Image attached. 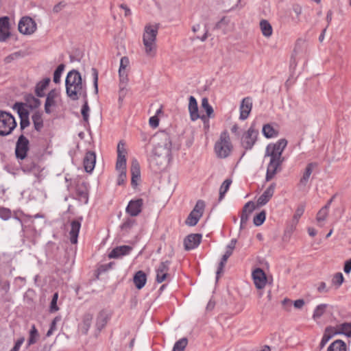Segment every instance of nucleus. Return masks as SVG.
<instances>
[{
    "label": "nucleus",
    "mask_w": 351,
    "mask_h": 351,
    "mask_svg": "<svg viewBox=\"0 0 351 351\" xmlns=\"http://www.w3.org/2000/svg\"><path fill=\"white\" fill-rule=\"evenodd\" d=\"M232 150V145L227 131L221 133L219 138L216 141L214 151L219 158H226L230 154Z\"/></svg>",
    "instance_id": "obj_5"
},
{
    "label": "nucleus",
    "mask_w": 351,
    "mask_h": 351,
    "mask_svg": "<svg viewBox=\"0 0 351 351\" xmlns=\"http://www.w3.org/2000/svg\"><path fill=\"white\" fill-rule=\"evenodd\" d=\"M58 97V93L56 90L53 89L49 92L47 95L45 104V112L47 114L51 112V108L56 106V98Z\"/></svg>",
    "instance_id": "obj_17"
},
{
    "label": "nucleus",
    "mask_w": 351,
    "mask_h": 351,
    "mask_svg": "<svg viewBox=\"0 0 351 351\" xmlns=\"http://www.w3.org/2000/svg\"><path fill=\"white\" fill-rule=\"evenodd\" d=\"M266 218V212L265 210H262L259 213H258L256 216H254L253 222L256 226H259L263 223Z\"/></svg>",
    "instance_id": "obj_44"
},
{
    "label": "nucleus",
    "mask_w": 351,
    "mask_h": 351,
    "mask_svg": "<svg viewBox=\"0 0 351 351\" xmlns=\"http://www.w3.org/2000/svg\"><path fill=\"white\" fill-rule=\"evenodd\" d=\"M256 208L254 203L252 201L247 202L243 208V212L241 216V228L247 223L249 219V215Z\"/></svg>",
    "instance_id": "obj_21"
},
{
    "label": "nucleus",
    "mask_w": 351,
    "mask_h": 351,
    "mask_svg": "<svg viewBox=\"0 0 351 351\" xmlns=\"http://www.w3.org/2000/svg\"><path fill=\"white\" fill-rule=\"evenodd\" d=\"M158 28V24H147L145 27L143 35V43L145 47V52L148 56L153 57L156 53V40Z\"/></svg>",
    "instance_id": "obj_4"
},
{
    "label": "nucleus",
    "mask_w": 351,
    "mask_h": 351,
    "mask_svg": "<svg viewBox=\"0 0 351 351\" xmlns=\"http://www.w3.org/2000/svg\"><path fill=\"white\" fill-rule=\"evenodd\" d=\"M232 252H230V251H229V250H228L226 249V252L223 254V256H222L221 261L219 263L217 271L216 272V275H217L216 280H217V281L218 280V279L219 278L220 274L223 272V267H224V266H225V265L226 263V261H227L228 258L232 255Z\"/></svg>",
    "instance_id": "obj_36"
},
{
    "label": "nucleus",
    "mask_w": 351,
    "mask_h": 351,
    "mask_svg": "<svg viewBox=\"0 0 351 351\" xmlns=\"http://www.w3.org/2000/svg\"><path fill=\"white\" fill-rule=\"evenodd\" d=\"M111 313L107 310L100 311L96 318L95 326L99 331H101L110 320Z\"/></svg>",
    "instance_id": "obj_16"
},
{
    "label": "nucleus",
    "mask_w": 351,
    "mask_h": 351,
    "mask_svg": "<svg viewBox=\"0 0 351 351\" xmlns=\"http://www.w3.org/2000/svg\"><path fill=\"white\" fill-rule=\"evenodd\" d=\"M11 216L12 212L9 208L0 206V218L3 220H8Z\"/></svg>",
    "instance_id": "obj_51"
},
{
    "label": "nucleus",
    "mask_w": 351,
    "mask_h": 351,
    "mask_svg": "<svg viewBox=\"0 0 351 351\" xmlns=\"http://www.w3.org/2000/svg\"><path fill=\"white\" fill-rule=\"evenodd\" d=\"M127 83L128 82H123L120 80L119 90V101H123L127 94V92H128V90L126 88Z\"/></svg>",
    "instance_id": "obj_49"
},
{
    "label": "nucleus",
    "mask_w": 351,
    "mask_h": 351,
    "mask_svg": "<svg viewBox=\"0 0 351 351\" xmlns=\"http://www.w3.org/2000/svg\"><path fill=\"white\" fill-rule=\"evenodd\" d=\"M132 250L129 245H121L114 248L108 254L110 258H117L128 254Z\"/></svg>",
    "instance_id": "obj_22"
},
{
    "label": "nucleus",
    "mask_w": 351,
    "mask_h": 351,
    "mask_svg": "<svg viewBox=\"0 0 351 351\" xmlns=\"http://www.w3.org/2000/svg\"><path fill=\"white\" fill-rule=\"evenodd\" d=\"M171 147L172 143L168 134H162L160 142L154 145L150 158V165L154 171H160L173 160Z\"/></svg>",
    "instance_id": "obj_1"
},
{
    "label": "nucleus",
    "mask_w": 351,
    "mask_h": 351,
    "mask_svg": "<svg viewBox=\"0 0 351 351\" xmlns=\"http://www.w3.org/2000/svg\"><path fill=\"white\" fill-rule=\"evenodd\" d=\"M130 171L132 174V177L134 178H140L141 177V170H140V165L136 159H133L131 164Z\"/></svg>",
    "instance_id": "obj_38"
},
{
    "label": "nucleus",
    "mask_w": 351,
    "mask_h": 351,
    "mask_svg": "<svg viewBox=\"0 0 351 351\" xmlns=\"http://www.w3.org/2000/svg\"><path fill=\"white\" fill-rule=\"evenodd\" d=\"M202 107L206 110V114L208 117H213V108L209 104L207 98H203L202 100Z\"/></svg>",
    "instance_id": "obj_45"
},
{
    "label": "nucleus",
    "mask_w": 351,
    "mask_h": 351,
    "mask_svg": "<svg viewBox=\"0 0 351 351\" xmlns=\"http://www.w3.org/2000/svg\"><path fill=\"white\" fill-rule=\"evenodd\" d=\"M29 150V141L23 135H21L16 145L15 154L17 158L23 160L27 156Z\"/></svg>",
    "instance_id": "obj_10"
},
{
    "label": "nucleus",
    "mask_w": 351,
    "mask_h": 351,
    "mask_svg": "<svg viewBox=\"0 0 351 351\" xmlns=\"http://www.w3.org/2000/svg\"><path fill=\"white\" fill-rule=\"evenodd\" d=\"M317 165L315 162H311L307 165V166L305 169V171L304 172V174L300 179V184H302L304 186H305L306 184V183L308 182V181L310 178L311 175L312 173L313 169L315 167H316Z\"/></svg>",
    "instance_id": "obj_30"
},
{
    "label": "nucleus",
    "mask_w": 351,
    "mask_h": 351,
    "mask_svg": "<svg viewBox=\"0 0 351 351\" xmlns=\"http://www.w3.org/2000/svg\"><path fill=\"white\" fill-rule=\"evenodd\" d=\"M304 304H305V302L304 300L299 299L294 302L293 305H294L295 308L300 309L303 307Z\"/></svg>",
    "instance_id": "obj_63"
},
{
    "label": "nucleus",
    "mask_w": 351,
    "mask_h": 351,
    "mask_svg": "<svg viewBox=\"0 0 351 351\" xmlns=\"http://www.w3.org/2000/svg\"><path fill=\"white\" fill-rule=\"evenodd\" d=\"M127 151L125 148V143L120 141L117 145V158L126 160Z\"/></svg>",
    "instance_id": "obj_42"
},
{
    "label": "nucleus",
    "mask_w": 351,
    "mask_h": 351,
    "mask_svg": "<svg viewBox=\"0 0 351 351\" xmlns=\"http://www.w3.org/2000/svg\"><path fill=\"white\" fill-rule=\"evenodd\" d=\"M252 276L256 287L262 289L267 283V277L263 270L256 268L253 271Z\"/></svg>",
    "instance_id": "obj_14"
},
{
    "label": "nucleus",
    "mask_w": 351,
    "mask_h": 351,
    "mask_svg": "<svg viewBox=\"0 0 351 351\" xmlns=\"http://www.w3.org/2000/svg\"><path fill=\"white\" fill-rule=\"evenodd\" d=\"M19 57H20V53L15 52L5 57L4 59V62L6 64H9L14 60L18 58Z\"/></svg>",
    "instance_id": "obj_59"
},
{
    "label": "nucleus",
    "mask_w": 351,
    "mask_h": 351,
    "mask_svg": "<svg viewBox=\"0 0 351 351\" xmlns=\"http://www.w3.org/2000/svg\"><path fill=\"white\" fill-rule=\"evenodd\" d=\"M305 207V203H301L298 206L295 214L293 215V217L291 232H293L295 229V227L299 221L300 218L304 213Z\"/></svg>",
    "instance_id": "obj_27"
},
{
    "label": "nucleus",
    "mask_w": 351,
    "mask_h": 351,
    "mask_svg": "<svg viewBox=\"0 0 351 351\" xmlns=\"http://www.w3.org/2000/svg\"><path fill=\"white\" fill-rule=\"evenodd\" d=\"M275 188L276 184H271L263 192V193L257 199V205L260 206L265 205L272 197L274 193Z\"/></svg>",
    "instance_id": "obj_18"
},
{
    "label": "nucleus",
    "mask_w": 351,
    "mask_h": 351,
    "mask_svg": "<svg viewBox=\"0 0 351 351\" xmlns=\"http://www.w3.org/2000/svg\"><path fill=\"white\" fill-rule=\"evenodd\" d=\"M343 270L346 274H348L351 271V258L345 263Z\"/></svg>",
    "instance_id": "obj_64"
},
{
    "label": "nucleus",
    "mask_w": 351,
    "mask_h": 351,
    "mask_svg": "<svg viewBox=\"0 0 351 351\" xmlns=\"http://www.w3.org/2000/svg\"><path fill=\"white\" fill-rule=\"evenodd\" d=\"M14 109L16 110V111H17L20 118H24V117H29V112L23 106V104H22V103H16L14 105Z\"/></svg>",
    "instance_id": "obj_39"
},
{
    "label": "nucleus",
    "mask_w": 351,
    "mask_h": 351,
    "mask_svg": "<svg viewBox=\"0 0 351 351\" xmlns=\"http://www.w3.org/2000/svg\"><path fill=\"white\" fill-rule=\"evenodd\" d=\"M215 29L220 30L223 34H227L234 30V23L228 16H223L215 25Z\"/></svg>",
    "instance_id": "obj_12"
},
{
    "label": "nucleus",
    "mask_w": 351,
    "mask_h": 351,
    "mask_svg": "<svg viewBox=\"0 0 351 351\" xmlns=\"http://www.w3.org/2000/svg\"><path fill=\"white\" fill-rule=\"evenodd\" d=\"M252 108V100L250 97H247L243 99L240 105V115L239 119L241 120H245Z\"/></svg>",
    "instance_id": "obj_15"
},
{
    "label": "nucleus",
    "mask_w": 351,
    "mask_h": 351,
    "mask_svg": "<svg viewBox=\"0 0 351 351\" xmlns=\"http://www.w3.org/2000/svg\"><path fill=\"white\" fill-rule=\"evenodd\" d=\"M81 223L79 221L73 220L71 222V230L69 231V236L71 243H77Z\"/></svg>",
    "instance_id": "obj_23"
},
{
    "label": "nucleus",
    "mask_w": 351,
    "mask_h": 351,
    "mask_svg": "<svg viewBox=\"0 0 351 351\" xmlns=\"http://www.w3.org/2000/svg\"><path fill=\"white\" fill-rule=\"evenodd\" d=\"M39 338V334L29 333L27 340V347L36 343Z\"/></svg>",
    "instance_id": "obj_57"
},
{
    "label": "nucleus",
    "mask_w": 351,
    "mask_h": 351,
    "mask_svg": "<svg viewBox=\"0 0 351 351\" xmlns=\"http://www.w3.org/2000/svg\"><path fill=\"white\" fill-rule=\"evenodd\" d=\"M10 24L8 16L0 18V42H5L11 36Z\"/></svg>",
    "instance_id": "obj_13"
},
{
    "label": "nucleus",
    "mask_w": 351,
    "mask_h": 351,
    "mask_svg": "<svg viewBox=\"0 0 351 351\" xmlns=\"http://www.w3.org/2000/svg\"><path fill=\"white\" fill-rule=\"evenodd\" d=\"M169 263L168 261L160 263V264L156 269V271L167 273L169 270Z\"/></svg>",
    "instance_id": "obj_56"
},
{
    "label": "nucleus",
    "mask_w": 351,
    "mask_h": 351,
    "mask_svg": "<svg viewBox=\"0 0 351 351\" xmlns=\"http://www.w3.org/2000/svg\"><path fill=\"white\" fill-rule=\"evenodd\" d=\"M26 102L30 108H36L40 105V101L33 95L27 96Z\"/></svg>",
    "instance_id": "obj_43"
},
{
    "label": "nucleus",
    "mask_w": 351,
    "mask_h": 351,
    "mask_svg": "<svg viewBox=\"0 0 351 351\" xmlns=\"http://www.w3.org/2000/svg\"><path fill=\"white\" fill-rule=\"evenodd\" d=\"M93 318V315L90 313H86L82 316V331L84 334H87Z\"/></svg>",
    "instance_id": "obj_29"
},
{
    "label": "nucleus",
    "mask_w": 351,
    "mask_h": 351,
    "mask_svg": "<svg viewBox=\"0 0 351 351\" xmlns=\"http://www.w3.org/2000/svg\"><path fill=\"white\" fill-rule=\"evenodd\" d=\"M327 351H346V346L342 340H336L328 348Z\"/></svg>",
    "instance_id": "obj_37"
},
{
    "label": "nucleus",
    "mask_w": 351,
    "mask_h": 351,
    "mask_svg": "<svg viewBox=\"0 0 351 351\" xmlns=\"http://www.w3.org/2000/svg\"><path fill=\"white\" fill-rule=\"evenodd\" d=\"M49 82L50 78L47 77L37 84L35 91L38 97H42L45 95L44 90L47 87Z\"/></svg>",
    "instance_id": "obj_33"
},
{
    "label": "nucleus",
    "mask_w": 351,
    "mask_h": 351,
    "mask_svg": "<svg viewBox=\"0 0 351 351\" xmlns=\"http://www.w3.org/2000/svg\"><path fill=\"white\" fill-rule=\"evenodd\" d=\"M167 274V273L156 271V281L158 283L162 282L165 280Z\"/></svg>",
    "instance_id": "obj_61"
},
{
    "label": "nucleus",
    "mask_w": 351,
    "mask_h": 351,
    "mask_svg": "<svg viewBox=\"0 0 351 351\" xmlns=\"http://www.w3.org/2000/svg\"><path fill=\"white\" fill-rule=\"evenodd\" d=\"M126 179V171H119V174L117 178V184L121 185L124 183Z\"/></svg>",
    "instance_id": "obj_60"
},
{
    "label": "nucleus",
    "mask_w": 351,
    "mask_h": 351,
    "mask_svg": "<svg viewBox=\"0 0 351 351\" xmlns=\"http://www.w3.org/2000/svg\"><path fill=\"white\" fill-rule=\"evenodd\" d=\"M18 29L20 33L30 35L36 30V23L31 17L24 16L20 20Z\"/></svg>",
    "instance_id": "obj_8"
},
{
    "label": "nucleus",
    "mask_w": 351,
    "mask_h": 351,
    "mask_svg": "<svg viewBox=\"0 0 351 351\" xmlns=\"http://www.w3.org/2000/svg\"><path fill=\"white\" fill-rule=\"evenodd\" d=\"M231 183H232V180L230 179H226L222 183V184L219 189V200L220 201L223 198L226 193L228 191Z\"/></svg>",
    "instance_id": "obj_41"
},
{
    "label": "nucleus",
    "mask_w": 351,
    "mask_h": 351,
    "mask_svg": "<svg viewBox=\"0 0 351 351\" xmlns=\"http://www.w3.org/2000/svg\"><path fill=\"white\" fill-rule=\"evenodd\" d=\"M328 306V304H321L317 305L314 309L312 316L313 319L315 321H317V319L321 318V317L326 313Z\"/></svg>",
    "instance_id": "obj_34"
},
{
    "label": "nucleus",
    "mask_w": 351,
    "mask_h": 351,
    "mask_svg": "<svg viewBox=\"0 0 351 351\" xmlns=\"http://www.w3.org/2000/svg\"><path fill=\"white\" fill-rule=\"evenodd\" d=\"M129 59L126 56H123L121 58L120 60V66L119 69V79L123 82H128V74L126 72V68L129 65Z\"/></svg>",
    "instance_id": "obj_24"
},
{
    "label": "nucleus",
    "mask_w": 351,
    "mask_h": 351,
    "mask_svg": "<svg viewBox=\"0 0 351 351\" xmlns=\"http://www.w3.org/2000/svg\"><path fill=\"white\" fill-rule=\"evenodd\" d=\"M263 134L267 138H271L276 137L278 134V132L276 130L271 124H265L263 127Z\"/></svg>",
    "instance_id": "obj_31"
},
{
    "label": "nucleus",
    "mask_w": 351,
    "mask_h": 351,
    "mask_svg": "<svg viewBox=\"0 0 351 351\" xmlns=\"http://www.w3.org/2000/svg\"><path fill=\"white\" fill-rule=\"evenodd\" d=\"M188 344V339L186 337H183L180 340L177 341V351H183Z\"/></svg>",
    "instance_id": "obj_52"
},
{
    "label": "nucleus",
    "mask_w": 351,
    "mask_h": 351,
    "mask_svg": "<svg viewBox=\"0 0 351 351\" xmlns=\"http://www.w3.org/2000/svg\"><path fill=\"white\" fill-rule=\"evenodd\" d=\"M287 145V141L285 138L278 140L275 143L269 144L265 149V158L269 157V162L267 167L266 181L271 180L278 172V168L282 164L284 158L282 152Z\"/></svg>",
    "instance_id": "obj_2"
},
{
    "label": "nucleus",
    "mask_w": 351,
    "mask_h": 351,
    "mask_svg": "<svg viewBox=\"0 0 351 351\" xmlns=\"http://www.w3.org/2000/svg\"><path fill=\"white\" fill-rule=\"evenodd\" d=\"M328 216V206H323L317 213L316 221H326Z\"/></svg>",
    "instance_id": "obj_40"
},
{
    "label": "nucleus",
    "mask_w": 351,
    "mask_h": 351,
    "mask_svg": "<svg viewBox=\"0 0 351 351\" xmlns=\"http://www.w3.org/2000/svg\"><path fill=\"white\" fill-rule=\"evenodd\" d=\"M142 206L141 199L131 200L126 208V212L131 216H137L141 212Z\"/></svg>",
    "instance_id": "obj_20"
},
{
    "label": "nucleus",
    "mask_w": 351,
    "mask_h": 351,
    "mask_svg": "<svg viewBox=\"0 0 351 351\" xmlns=\"http://www.w3.org/2000/svg\"><path fill=\"white\" fill-rule=\"evenodd\" d=\"M344 278L341 272L336 273L332 279V284L336 287L337 289H338L343 282Z\"/></svg>",
    "instance_id": "obj_47"
},
{
    "label": "nucleus",
    "mask_w": 351,
    "mask_h": 351,
    "mask_svg": "<svg viewBox=\"0 0 351 351\" xmlns=\"http://www.w3.org/2000/svg\"><path fill=\"white\" fill-rule=\"evenodd\" d=\"M149 125L153 128H156L159 125V119L157 115L151 117L149 120Z\"/></svg>",
    "instance_id": "obj_58"
},
{
    "label": "nucleus",
    "mask_w": 351,
    "mask_h": 351,
    "mask_svg": "<svg viewBox=\"0 0 351 351\" xmlns=\"http://www.w3.org/2000/svg\"><path fill=\"white\" fill-rule=\"evenodd\" d=\"M258 134V130H256L252 125L242 136V146L245 149H251L256 141Z\"/></svg>",
    "instance_id": "obj_9"
},
{
    "label": "nucleus",
    "mask_w": 351,
    "mask_h": 351,
    "mask_svg": "<svg viewBox=\"0 0 351 351\" xmlns=\"http://www.w3.org/2000/svg\"><path fill=\"white\" fill-rule=\"evenodd\" d=\"M116 169L119 171H126V160L117 158L116 162Z\"/></svg>",
    "instance_id": "obj_54"
},
{
    "label": "nucleus",
    "mask_w": 351,
    "mask_h": 351,
    "mask_svg": "<svg viewBox=\"0 0 351 351\" xmlns=\"http://www.w3.org/2000/svg\"><path fill=\"white\" fill-rule=\"evenodd\" d=\"M147 275L143 271H138L133 277V282L138 289H141L146 284Z\"/></svg>",
    "instance_id": "obj_25"
},
{
    "label": "nucleus",
    "mask_w": 351,
    "mask_h": 351,
    "mask_svg": "<svg viewBox=\"0 0 351 351\" xmlns=\"http://www.w3.org/2000/svg\"><path fill=\"white\" fill-rule=\"evenodd\" d=\"M84 99V104L82 106V110H81V113H82V115L84 121L85 122L88 123V117H89L88 112L90 110V108H89V106H88V104L87 97L86 99Z\"/></svg>",
    "instance_id": "obj_48"
},
{
    "label": "nucleus",
    "mask_w": 351,
    "mask_h": 351,
    "mask_svg": "<svg viewBox=\"0 0 351 351\" xmlns=\"http://www.w3.org/2000/svg\"><path fill=\"white\" fill-rule=\"evenodd\" d=\"M32 119L34 123V129L36 131H40L41 129L43 128V120L42 117V114L38 112H36L32 115Z\"/></svg>",
    "instance_id": "obj_35"
},
{
    "label": "nucleus",
    "mask_w": 351,
    "mask_h": 351,
    "mask_svg": "<svg viewBox=\"0 0 351 351\" xmlns=\"http://www.w3.org/2000/svg\"><path fill=\"white\" fill-rule=\"evenodd\" d=\"M333 334H341L347 336L348 337H351V323L345 322L337 325L333 332Z\"/></svg>",
    "instance_id": "obj_28"
},
{
    "label": "nucleus",
    "mask_w": 351,
    "mask_h": 351,
    "mask_svg": "<svg viewBox=\"0 0 351 351\" xmlns=\"http://www.w3.org/2000/svg\"><path fill=\"white\" fill-rule=\"evenodd\" d=\"M95 162L96 156L95 152L90 151L86 152L84 158V167L85 171L88 173H91L95 168Z\"/></svg>",
    "instance_id": "obj_19"
},
{
    "label": "nucleus",
    "mask_w": 351,
    "mask_h": 351,
    "mask_svg": "<svg viewBox=\"0 0 351 351\" xmlns=\"http://www.w3.org/2000/svg\"><path fill=\"white\" fill-rule=\"evenodd\" d=\"M21 122H20V126L21 130H24L25 128L29 125V117H24V118H20Z\"/></svg>",
    "instance_id": "obj_62"
},
{
    "label": "nucleus",
    "mask_w": 351,
    "mask_h": 351,
    "mask_svg": "<svg viewBox=\"0 0 351 351\" xmlns=\"http://www.w3.org/2000/svg\"><path fill=\"white\" fill-rule=\"evenodd\" d=\"M260 28L263 35L267 38L270 37L273 33V29L271 24L265 19H263L260 22Z\"/></svg>",
    "instance_id": "obj_32"
},
{
    "label": "nucleus",
    "mask_w": 351,
    "mask_h": 351,
    "mask_svg": "<svg viewBox=\"0 0 351 351\" xmlns=\"http://www.w3.org/2000/svg\"><path fill=\"white\" fill-rule=\"evenodd\" d=\"M66 93L67 96L73 101L80 97H87L86 85L83 84L80 73L75 69L69 71L65 80Z\"/></svg>",
    "instance_id": "obj_3"
},
{
    "label": "nucleus",
    "mask_w": 351,
    "mask_h": 351,
    "mask_svg": "<svg viewBox=\"0 0 351 351\" xmlns=\"http://www.w3.org/2000/svg\"><path fill=\"white\" fill-rule=\"evenodd\" d=\"M202 235L201 234H191L186 237L183 243L184 250L190 251L199 246L201 243Z\"/></svg>",
    "instance_id": "obj_11"
},
{
    "label": "nucleus",
    "mask_w": 351,
    "mask_h": 351,
    "mask_svg": "<svg viewBox=\"0 0 351 351\" xmlns=\"http://www.w3.org/2000/svg\"><path fill=\"white\" fill-rule=\"evenodd\" d=\"M65 66L64 64H60L57 69L55 70L53 73V82L56 84H58L60 81L61 75L64 70Z\"/></svg>",
    "instance_id": "obj_46"
},
{
    "label": "nucleus",
    "mask_w": 351,
    "mask_h": 351,
    "mask_svg": "<svg viewBox=\"0 0 351 351\" xmlns=\"http://www.w3.org/2000/svg\"><path fill=\"white\" fill-rule=\"evenodd\" d=\"M58 298V293H55L53 295L51 304H50V311L51 312H56L58 310V307L57 306V300Z\"/></svg>",
    "instance_id": "obj_53"
},
{
    "label": "nucleus",
    "mask_w": 351,
    "mask_h": 351,
    "mask_svg": "<svg viewBox=\"0 0 351 351\" xmlns=\"http://www.w3.org/2000/svg\"><path fill=\"white\" fill-rule=\"evenodd\" d=\"M16 122L14 117L8 112H0V135L7 136L16 128Z\"/></svg>",
    "instance_id": "obj_6"
},
{
    "label": "nucleus",
    "mask_w": 351,
    "mask_h": 351,
    "mask_svg": "<svg viewBox=\"0 0 351 351\" xmlns=\"http://www.w3.org/2000/svg\"><path fill=\"white\" fill-rule=\"evenodd\" d=\"M189 110L190 113L191 119L192 121H196L200 116L198 113L197 103L195 98L193 96H190L189 102Z\"/></svg>",
    "instance_id": "obj_26"
},
{
    "label": "nucleus",
    "mask_w": 351,
    "mask_h": 351,
    "mask_svg": "<svg viewBox=\"0 0 351 351\" xmlns=\"http://www.w3.org/2000/svg\"><path fill=\"white\" fill-rule=\"evenodd\" d=\"M92 74L93 76V84L95 88V93L97 94L98 93V71L96 69H92Z\"/></svg>",
    "instance_id": "obj_55"
},
{
    "label": "nucleus",
    "mask_w": 351,
    "mask_h": 351,
    "mask_svg": "<svg viewBox=\"0 0 351 351\" xmlns=\"http://www.w3.org/2000/svg\"><path fill=\"white\" fill-rule=\"evenodd\" d=\"M205 204L202 200H198L193 209L189 213L186 219L185 220V224L189 226H194L199 221V219L203 215L204 210Z\"/></svg>",
    "instance_id": "obj_7"
},
{
    "label": "nucleus",
    "mask_w": 351,
    "mask_h": 351,
    "mask_svg": "<svg viewBox=\"0 0 351 351\" xmlns=\"http://www.w3.org/2000/svg\"><path fill=\"white\" fill-rule=\"evenodd\" d=\"M135 223V220L131 218H128L121 226V229L123 231L128 232Z\"/></svg>",
    "instance_id": "obj_50"
}]
</instances>
